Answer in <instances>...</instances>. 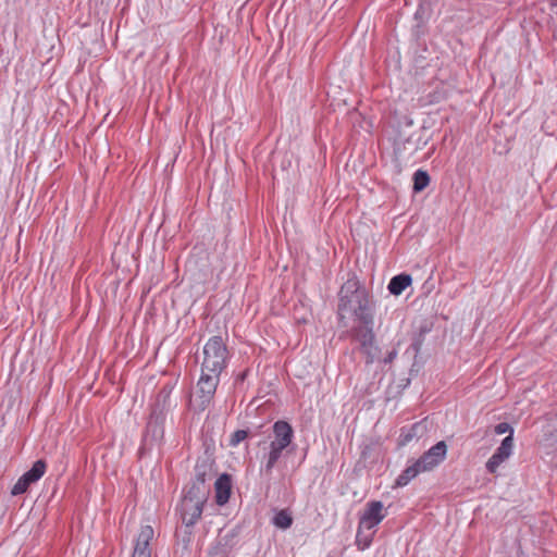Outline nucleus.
<instances>
[{"label":"nucleus","instance_id":"f257e3e1","mask_svg":"<svg viewBox=\"0 0 557 557\" xmlns=\"http://www.w3.org/2000/svg\"><path fill=\"white\" fill-rule=\"evenodd\" d=\"M337 317L346 326L345 320L351 317L356 322L371 321L375 315L376 304L366 286L352 273L338 290Z\"/></svg>","mask_w":557,"mask_h":557},{"label":"nucleus","instance_id":"f03ea898","mask_svg":"<svg viewBox=\"0 0 557 557\" xmlns=\"http://www.w3.org/2000/svg\"><path fill=\"white\" fill-rule=\"evenodd\" d=\"M273 440L269 443L260 441L257 446L260 449V474L271 476L273 469L283 457L284 451L293 444V426L284 420L276 421L273 426Z\"/></svg>","mask_w":557,"mask_h":557},{"label":"nucleus","instance_id":"7ed1b4c3","mask_svg":"<svg viewBox=\"0 0 557 557\" xmlns=\"http://www.w3.org/2000/svg\"><path fill=\"white\" fill-rule=\"evenodd\" d=\"M201 370L206 373L222 374L230 361V352L222 336H212L203 346Z\"/></svg>","mask_w":557,"mask_h":557},{"label":"nucleus","instance_id":"20e7f679","mask_svg":"<svg viewBox=\"0 0 557 557\" xmlns=\"http://www.w3.org/2000/svg\"><path fill=\"white\" fill-rule=\"evenodd\" d=\"M347 335L352 342L358 343L357 349L366 357V364H372L379 357L380 348L375 344V334L373 331L374 318L369 323L357 322Z\"/></svg>","mask_w":557,"mask_h":557},{"label":"nucleus","instance_id":"39448f33","mask_svg":"<svg viewBox=\"0 0 557 557\" xmlns=\"http://www.w3.org/2000/svg\"><path fill=\"white\" fill-rule=\"evenodd\" d=\"M220 374L206 373L201 370L197 382V392L195 400H190V406L196 413L203 412L209 408L220 383Z\"/></svg>","mask_w":557,"mask_h":557},{"label":"nucleus","instance_id":"423d86ee","mask_svg":"<svg viewBox=\"0 0 557 557\" xmlns=\"http://www.w3.org/2000/svg\"><path fill=\"white\" fill-rule=\"evenodd\" d=\"M205 504L196 503L190 499L182 498L178 511L182 523L185 525V535L182 537L184 547H188L191 541V529L200 520L203 512Z\"/></svg>","mask_w":557,"mask_h":557},{"label":"nucleus","instance_id":"0eeeda50","mask_svg":"<svg viewBox=\"0 0 557 557\" xmlns=\"http://www.w3.org/2000/svg\"><path fill=\"white\" fill-rule=\"evenodd\" d=\"M46 461L39 459L33 463V467L26 471L13 485L11 490L12 496H17L27 492L28 487L41 479L46 472Z\"/></svg>","mask_w":557,"mask_h":557},{"label":"nucleus","instance_id":"6e6552de","mask_svg":"<svg viewBox=\"0 0 557 557\" xmlns=\"http://www.w3.org/2000/svg\"><path fill=\"white\" fill-rule=\"evenodd\" d=\"M447 455V444L440 441L417 459V466H420L423 472L432 471L442 463Z\"/></svg>","mask_w":557,"mask_h":557},{"label":"nucleus","instance_id":"1a4fd4ad","mask_svg":"<svg viewBox=\"0 0 557 557\" xmlns=\"http://www.w3.org/2000/svg\"><path fill=\"white\" fill-rule=\"evenodd\" d=\"M173 391V385L165 384L162 386V388L159 391V393L156 396V400L151 406V412L150 416H153L157 419H164L166 418V414L176 407V403L171 399V394Z\"/></svg>","mask_w":557,"mask_h":557},{"label":"nucleus","instance_id":"9d476101","mask_svg":"<svg viewBox=\"0 0 557 557\" xmlns=\"http://www.w3.org/2000/svg\"><path fill=\"white\" fill-rule=\"evenodd\" d=\"M513 449V437L506 436L500 446L497 447L492 457L486 461L485 468L490 474H496L498 467L506 461L512 454Z\"/></svg>","mask_w":557,"mask_h":557},{"label":"nucleus","instance_id":"9b49d317","mask_svg":"<svg viewBox=\"0 0 557 557\" xmlns=\"http://www.w3.org/2000/svg\"><path fill=\"white\" fill-rule=\"evenodd\" d=\"M383 508V504L380 500H372L368 503L362 516L360 517L359 529L371 530L380 524L385 518Z\"/></svg>","mask_w":557,"mask_h":557},{"label":"nucleus","instance_id":"f8f14e48","mask_svg":"<svg viewBox=\"0 0 557 557\" xmlns=\"http://www.w3.org/2000/svg\"><path fill=\"white\" fill-rule=\"evenodd\" d=\"M154 531L151 525H144L137 536L134 553L132 557H151L150 541L153 539Z\"/></svg>","mask_w":557,"mask_h":557},{"label":"nucleus","instance_id":"ddd939ff","mask_svg":"<svg viewBox=\"0 0 557 557\" xmlns=\"http://www.w3.org/2000/svg\"><path fill=\"white\" fill-rule=\"evenodd\" d=\"M164 419H157L153 416H149L146 431L144 434V443L153 444L162 441L164 436Z\"/></svg>","mask_w":557,"mask_h":557},{"label":"nucleus","instance_id":"4468645a","mask_svg":"<svg viewBox=\"0 0 557 557\" xmlns=\"http://www.w3.org/2000/svg\"><path fill=\"white\" fill-rule=\"evenodd\" d=\"M214 488H215V503L219 506L225 505L230 500L231 493H232L231 475L227 473L221 474L214 483Z\"/></svg>","mask_w":557,"mask_h":557},{"label":"nucleus","instance_id":"2eb2a0df","mask_svg":"<svg viewBox=\"0 0 557 557\" xmlns=\"http://www.w3.org/2000/svg\"><path fill=\"white\" fill-rule=\"evenodd\" d=\"M425 431V425L422 421L416 422L410 426H404L400 429V434L398 437V445L405 446L410 443L413 438H419L423 435Z\"/></svg>","mask_w":557,"mask_h":557},{"label":"nucleus","instance_id":"dca6fc26","mask_svg":"<svg viewBox=\"0 0 557 557\" xmlns=\"http://www.w3.org/2000/svg\"><path fill=\"white\" fill-rule=\"evenodd\" d=\"M209 487L207 485H198L196 483H190L185 490L183 498L190 499L196 503L206 504L209 495Z\"/></svg>","mask_w":557,"mask_h":557},{"label":"nucleus","instance_id":"f3484780","mask_svg":"<svg viewBox=\"0 0 557 557\" xmlns=\"http://www.w3.org/2000/svg\"><path fill=\"white\" fill-rule=\"evenodd\" d=\"M412 283V277L409 274L401 273L391 278L387 289L394 296H399Z\"/></svg>","mask_w":557,"mask_h":557},{"label":"nucleus","instance_id":"a211bd4d","mask_svg":"<svg viewBox=\"0 0 557 557\" xmlns=\"http://www.w3.org/2000/svg\"><path fill=\"white\" fill-rule=\"evenodd\" d=\"M423 472L420 466H417V460L408 466L396 479L395 487L406 486L411 480H413L419 473Z\"/></svg>","mask_w":557,"mask_h":557},{"label":"nucleus","instance_id":"6ab92c4d","mask_svg":"<svg viewBox=\"0 0 557 557\" xmlns=\"http://www.w3.org/2000/svg\"><path fill=\"white\" fill-rule=\"evenodd\" d=\"M431 331V325L426 322H423L419 329H418V332L414 333L413 337H412V343L410 345L411 349L416 352V354H419L420 350H421V347L424 343V338H425V335Z\"/></svg>","mask_w":557,"mask_h":557},{"label":"nucleus","instance_id":"aec40b11","mask_svg":"<svg viewBox=\"0 0 557 557\" xmlns=\"http://www.w3.org/2000/svg\"><path fill=\"white\" fill-rule=\"evenodd\" d=\"M211 471V466L207 460L197 461L195 466V479L191 481L198 485H206L207 476Z\"/></svg>","mask_w":557,"mask_h":557},{"label":"nucleus","instance_id":"412c9836","mask_svg":"<svg viewBox=\"0 0 557 557\" xmlns=\"http://www.w3.org/2000/svg\"><path fill=\"white\" fill-rule=\"evenodd\" d=\"M413 191L420 193L428 187L430 184V175L424 170H417L413 173Z\"/></svg>","mask_w":557,"mask_h":557},{"label":"nucleus","instance_id":"4be33fe9","mask_svg":"<svg viewBox=\"0 0 557 557\" xmlns=\"http://www.w3.org/2000/svg\"><path fill=\"white\" fill-rule=\"evenodd\" d=\"M273 524L278 528L286 530L293 524V517L286 509L280 510L273 517Z\"/></svg>","mask_w":557,"mask_h":557},{"label":"nucleus","instance_id":"5701e85b","mask_svg":"<svg viewBox=\"0 0 557 557\" xmlns=\"http://www.w3.org/2000/svg\"><path fill=\"white\" fill-rule=\"evenodd\" d=\"M230 545L220 542L215 539L214 543L210 546L208 550V557H228L231 553Z\"/></svg>","mask_w":557,"mask_h":557},{"label":"nucleus","instance_id":"b1692460","mask_svg":"<svg viewBox=\"0 0 557 557\" xmlns=\"http://www.w3.org/2000/svg\"><path fill=\"white\" fill-rule=\"evenodd\" d=\"M238 535V531L236 529H232L227 532H223V530H220L216 540H219L222 543H225L230 545V548L233 549L235 545V539Z\"/></svg>","mask_w":557,"mask_h":557},{"label":"nucleus","instance_id":"393cba45","mask_svg":"<svg viewBox=\"0 0 557 557\" xmlns=\"http://www.w3.org/2000/svg\"><path fill=\"white\" fill-rule=\"evenodd\" d=\"M250 436L249 430H236L230 438L231 446H237L240 442Z\"/></svg>","mask_w":557,"mask_h":557},{"label":"nucleus","instance_id":"a878e982","mask_svg":"<svg viewBox=\"0 0 557 557\" xmlns=\"http://www.w3.org/2000/svg\"><path fill=\"white\" fill-rule=\"evenodd\" d=\"M361 530L362 529L358 528L357 536H356V545H357L358 549L363 550L370 546V544L372 542V537L371 536L362 537Z\"/></svg>","mask_w":557,"mask_h":557},{"label":"nucleus","instance_id":"bb28decb","mask_svg":"<svg viewBox=\"0 0 557 557\" xmlns=\"http://www.w3.org/2000/svg\"><path fill=\"white\" fill-rule=\"evenodd\" d=\"M494 432L496 434H505L509 433L507 436L513 437V429L512 426L507 422H500L497 425H495Z\"/></svg>","mask_w":557,"mask_h":557},{"label":"nucleus","instance_id":"cd10ccee","mask_svg":"<svg viewBox=\"0 0 557 557\" xmlns=\"http://www.w3.org/2000/svg\"><path fill=\"white\" fill-rule=\"evenodd\" d=\"M410 139H407L405 143L396 144L394 152L396 156V159L398 161H404V151L406 150V144H409Z\"/></svg>","mask_w":557,"mask_h":557},{"label":"nucleus","instance_id":"c85d7f7f","mask_svg":"<svg viewBox=\"0 0 557 557\" xmlns=\"http://www.w3.org/2000/svg\"><path fill=\"white\" fill-rule=\"evenodd\" d=\"M397 357V350L396 349H393L391 350L386 357L384 358V363H392L394 361V359Z\"/></svg>","mask_w":557,"mask_h":557},{"label":"nucleus","instance_id":"c756f323","mask_svg":"<svg viewBox=\"0 0 557 557\" xmlns=\"http://www.w3.org/2000/svg\"><path fill=\"white\" fill-rule=\"evenodd\" d=\"M246 375H247V372L245 371V372H243V373H240V374L238 375L237 380H238V381H244V380L246 379Z\"/></svg>","mask_w":557,"mask_h":557},{"label":"nucleus","instance_id":"7c9ffc66","mask_svg":"<svg viewBox=\"0 0 557 557\" xmlns=\"http://www.w3.org/2000/svg\"><path fill=\"white\" fill-rule=\"evenodd\" d=\"M418 149V147H413L412 150L410 151V156Z\"/></svg>","mask_w":557,"mask_h":557}]
</instances>
